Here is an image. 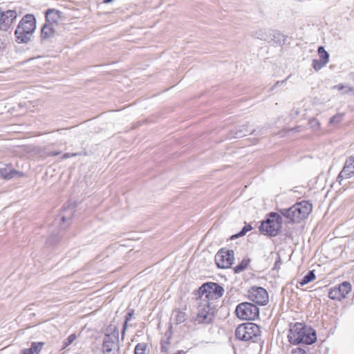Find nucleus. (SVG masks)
Instances as JSON below:
<instances>
[{
  "instance_id": "12",
  "label": "nucleus",
  "mask_w": 354,
  "mask_h": 354,
  "mask_svg": "<svg viewBox=\"0 0 354 354\" xmlns=\"http://www.w3.org/2000/svg\"><path fill=\"white\" fill-rule=\"evenodd\" d=\"M73 214V207H63L62 212L55 218V225L59 224L61 229H66L71 223Z\"/></svg>"
},
{
  "instance_id": "22",
  "label": "nucleus",
  "mask_w": 354,
  "mask_h": 354,
  "mask_svg": "<svg viewBox=\"0 0 354 354\" xmlns=\"http://www.w3.org/2000/svg\"><path fill=\"white\" fill-rule=\"evenodd\" d=\"M102 351L104 354H109L111 352V337L109 334L105 335L103 340Z\"/></svg>"
},
{
  "instance_id": "25",
  "label": "nucleus",
  "mask_w": 354,
  "mask_h": 354,
  "mask_svg": "<svg viewBox=\"0 0 354 354\" xmlns=\"http://www.w3.org/2000/svg\"><path fill=\"white\" fill-rule=\"evenodd\" d=\"M318 55L320 57V60H323L324 62H328L329 54L326 52L323 46H319L318 48Z\"/></svg>"
},
{
  "instance_id": "13",
  "label": "nucleus",
  "mask_w": 354,
  "mask_h": 354,
  "mask_svg": "<svg viewBox=\"0 0 354 354\" xmlns=\"http://www.w3.org/2000/svg\"><path fill=\"white\" fill-rule=\"evenodd\" d=\"M354 174V157H349L345 162L342 170L337 176V180L342 183L344 179L351 178Z\"/></svg>"
},
{
  "instance_id": "30",
  "label": "nucleus",
  "mask_w": 354,
  "mask_h": 354,
  "mask_svg": "<svg viewBox=\"0 0 354 354\" xmlns=\"http://www.w3.org/2000/svg\"><path fill=\"white\" fill-rule=\"evenodd\" d=\"M309 124L310 125V127L313 128L315 131H317L319 129V122L315 118L310 120Z\"/></svg>"
},
{
  "instance_id": "14",
  "label": "nucleus",
  "mask_w": 354,
  "mask_h": 354,
  "mask_svg": "<svg viewBox=\"0 0 354 354\" xmlns=\"http://www.w3.org/2000/svg\"><path fill=\"white\" fill-rule=\"evenodd\" d=\"M293 206V210H295L297 212V216L299 221L306 218L313 209L312 205L305 201L297 203Z\"/></svg>"
},
{
  "instance_id": "23",
  "label": "nucleus",
  "mask_w": 354,
  "mask_h": 354,
  "mask_svg": "<svg viewBox=\"0 0 354 354\" xmlns=\"http://www.w3.org/2000/svg\"><path fill=\"white\" fill-rule=\"evenodd\" d=\"M315 279V274L314 273V271H310L308 272L307 274H306L303 279L299 281V284L301 286H304L310 281H313Z\"/></svg>"
},
{
  "instance_id": "2",
  "label": "nucleus",
  "mask_w": 354,
  "mask_h": 354,
  "mask_svg": "<svg viewBox=\"0 0 354 354\" xmlns=\"http://www.w3.org/2000/svg\"><path fill=\"white\" fill-rule=\"evenodd\" d=\"M35 29L36 19L34 15L27 14L24 16L15 31L16 42L18 44L29 42Z\"/></svg>"
},
{
  "instance_id": "32",
  "label": "nucleus",
  "mask_w": 354,
  "mask_h": 354,
  "mask_svg": "<svg viewBox=\"0 0 354 354\" xmlns=\"http://www.w3.org/2000/svg\"><path fill=\"white\" fill-rule=\"evenodd\" d=\"M251 230H252V227H251L250 225H245L242 229L241 232H240V234L241 235H244V234H245L246 232L250 231Z\"/></svg>"
},
{
  "instance_id": "28",
  "label": "nucleus",
  "mask_w": 354,
  "mask_h": 354,
  "mask_svg": "<svg viewBox=\"0 0 354 354\" xmlns=\"http://www.w3.org/2000/svg\"><path fill=\"white\" fill-rule=\"evenodd\" d=\"M249 264V260H243L242 262L235 268V272H239L245 269Z\"/></svg>"
},
{
  "instance_id": "17",
  "label": "nucleus",
  "mask_w": 354,
  "mask_h": 354,
  "mask_svg": "<svg viewBox=\"0 0 354 354\" xmlns=\"http://www.w3.org/2000/svg\"><path fill=\"white\" fill-rule=\"evenodd\" d=\"M44 344L43 342H32L30 348L21 350L19 354H39Z\"/></svg>"
},
{
  "instance_id": "33",
  "label": "nucleus",
  "mask_w": 354,
  "mask_h": 354,
  "mask_svg": "<svg viewBox=\"0 0 354 354\" xmlns=\"http://www.w3.org/2000/svg\"><path fill=\"white\" fill-rule=\"evenodd\" d=\"M292 354H306V352L301 348H297L292 351Z\"/></svg>"
},
{
  "instance_id": "15",
  "label": "nucleus",
  "mask_w": 354,
  "mask_h": 354,
  "mask_svg": "<svg viewBox=\"0 0 354 354\" xmlns=\"http://www.w3.org/2000/svg\"><path fill=\"white\" fill-rule=\"evenodd\" d=\"M64 21L62 12L56 9H48L46 11V22L58 28Z\"/></svg>"
},
{
  "instance_id": "7",
  "label": "nucleus",
  "mask_w": 354,
  "mask_h": 354,
  "mask_svg": "<svg viewBox=\"0 0 354 354\" xmlns=\"http://www.w3.org/2000/svg\"><path fill=\"white\" fill-rule=\"evenodd\" d=\"M259 308L251 303L244 302L239 304L236 313L239 318L246 320H254L259 316Z\"/></svg>"
},
{
  "instance_id": "24",
  "label": "nucleus",
  "mask_w": 354,
  "mask_h": 354,
  "mask_svg": "<svg viewBox=\"0 0 354 354\" xmlns=\"http://www.w3.org/2000/svg\"><path fill=\"white\" fill-rule=\"evenodd\" d=\"M59 234V232H53L47 239L46 244L48 245L49 246H51L57 243L61 238Z\"/></svg>"
},
{
  "instance_id": "42",
  "label": "nucleus",
  "mask_w": 354,
  "mask_h": 354,
  "mask_svg": "<svg viewBox=\"0 0 354 354\" xmlns=\"http://www.w3.org/2000/svg\"><path fill=\"white\" fill-rule=\"evenodd\" d=\"M131 315H132V314L130 313H127V316H129V317H131Z\"/></svg>"
},
{
  "instance_id": "11",
  "label": "nucleus",
  "mask_w": 354,
  "mask_h": 354,
  "mask_svg": "<svg viewBox=\"0 0 354 354\" xmlns=\"http://www.w3.org/2000/svg\"><path fill=\"white\" fill-rule=\"evenodd\" d=\"M17 17L16 10H8L3 12L0 8V30L8 31L10 29L12 24L17 19Z\"/></svg>"
},
{
  "instance_id": "27",
  "label": "nucleus",
  "mask_w": 354,
  "mask_h": 354,
  "mask_svg": "<svg viewBox=\"0 0 354 354\" xmlns=\"http://www.w3.org/2000/svg\"><path fill=\"white\" fill-rule=\"evenodd\" d=\"M326 64V62H324L323 60L313 59V67L316 71H319Z\"/></svg>"
},
{
  "instance_id": "35",
  "label": "nucleus",
  "mask_w": 354,
  "mask_h": 354,
  "mask_svg": "<svg viewBox=\"0 0 354 354\" xmlns=\"http://www.w3.org/2000/svg\"><path fill=\"white\" fill-rule=\"evenodd\" d=\"M59 154H60V151H50L48 153V155L49 156H57Z\"/></svg>"
},
{
  "instance_id": "37",
  "label": "nucleus",
  "mask_w": 354,
  "mask_h": 354,
  "mask_svg": "<svg viewBox=\"0 0 354 354\" xmlns=\"http://www.w3.org/2000/svg\"><path fill=\"white\" fill-rule=\"evenodd\" d=\"M334 88H336L340 91V90L343 89L344 88V86L342 84H339V85L334 86Z\"/></svg>"
},
{
  "instance_id": "38",
  "label": "nucleus",
  "mask_w": 354,
  "mask_h": 354,
  "mask_svg": "<svg viewBox=\"0 0 354 354\" xmlns=\"http://www.w3.org/2000/svg\"><path fill=\"white\" fill-rule=\"evenodd\" d=\"M338 118V116H333V118H331L330 119V122H334L335 121V120Z\"/></svg>"
},
{
  "instance_id": "6",
  "label": "nucleus",
  "mask_w": 354,
  "mask_h": 354,
  "mask_svg": "<svg viewBox=\"0 0 354 354\" xmlns=\"http://www.w3.org/2000/svg\"><path fill=\"white\" fill-rule=\"evenodd\" d=\"M200 298L202 301H209L217 299L221 297L224 292L222 286L216 283L209 282L203 284L200 288Z\"/></svg>"
},
{
  "instance_id": "26",
  "label": "nucleus",
  "mask_w": 354,
  "mask_h": 354,
  "mask_svg": "<svg viewBox=\"0 0 354 354\" xmlns=\"http://www.w3.org/2000/svg\"><path fill=\"white\" fill-rule=\"evenodd\" d=\"M135 354H148L147 351V345L145 343H139L136 345L135 350Z\"/></svg>"
},
{
  "instance_id": "41",
  "label": "nucleus",
  "mask_w": 354,
  "mask_h": 354,
  "mask_svg": "<svg viewBox=\"0 0 354 354\" xmlns=\"http://www.w3.org/2000/svg\"><path fill=\"white\" fill-rule=\"evenodd\" d=\"M161 349H162V351H166V348L164 346H162Z\"/></svg>"
},
{
  "instance_id": "31",
  "label": "nucleus",
  "mask_w": 354,
  "mask_h": 354,
  "mask_svg": "<svg viewBox=\"0 0 354 354\" xmlns=\"http://www.w3.org/2000/svg\"><path fill=\"white\" fill-rule=\"evenodd\" d=\"M256 36L257 38L261 40H266L268 37L267 33L265 30H259L256 32Z\"/></svg>"
},
{
  "instance_id": "40",
  "label": "nucleus",
  "mask_w": 354,
  "mask_h": 354,
  "mask_svg": "<svg viewBox=\"0 0 354 354\" xmlns=\"http://www.w3.org/2000/svg\"><path fill=\"white\" fill-rule=\"evenodd\" d=\"M104 2L106 3H111V0H104Z\"/></svg>"
},
{
  "instance_id": "5",
  "label": "nucleus",
  "mask_w": 354,
  "mask_h": 354,
  "mask_svg": "<svg viewBox=\"0 0 354 354\" xmlns=\"http://www.w3.org/2000/svg\"><path fill=\"white\" fill-rule=\"evenodd\" d=\"M214 317V306L209 301L198 298V313L196 321L200 324H209Z\"/></svg>"
},
{
  "instance_id": "20",
  "label": "nucleus",
  "mask_w": 354,
  "mask_h": 354,
  "mask_svg": "<svg viewBox=\"0 0 354 354\" xmlns=\"http://www.w3.org/2000/svg\"><path fill=\"white\" fill-rule=\"evenodd\" d=\"M254 129L248 126H241L238 129L234 131V138H241L248 134H251Z\"/></svg>"
},
{
  "instance_id": "16",
  "label": "nucleus",
  "mask_w": 354,
  "mask_h": 354,
  "mask_svg": "<svg viewBox=\"0 0 354 354\" xmlns=\"http://www.w3.org/2000/svg\"><path fill=\"white\" fill-rule=\"evenodd\" d=\"M24 176V173L8 166L0 168V177L5 180Z\"/></svg>"
},
{
  "instance_id": "19",
  "label": "nucleus",
  "mask_w": 354,
  "mask_h": 354,
  "mask_svg": "<svg viewBox=\"0 0 354 354\" xmlns=\"http://www.w3.org/2000/svg\"><path fill=\"white\" fill-rule=\"evenodd\" d=\"M293 209H294V206L292 205V207H290L289 208L281 209L279 210V212H280L281 215L287 218L290 221L299 222V218L297 216V212Z\"/></svg>"
},
{
  "instance_id": "39",
  "label": "nucleus",
  "mask_w": 354,
  "mask_h": 354,
  "mask_svg": "<svg viewBox=\"0 0 354 354\" xmlns=\"http://www.w3.org/2000/svg\"><path fill=\"white\" fill-rule=\"evenodd\" d=\"M283 82H284V81H282V82H279V81H278V82H276L275 85H276V86H278V85H279V84H282Z\"/></svg>"
},
{
  "instance_id": "21",
  "label": "nucleus",
  "mask_w": 354,
  "mask_h": 354,
  "mask_svg": "<svg viewBox=\"0 0 354 354\" xmlns=\"http://www.w3.org/2000/svg\"><path fill=\"white\" fill-rule=\"evenodd\" d=\"M174 320L176 324L183 323L187 319L186 313L178 310H176L173 313Z\"/></svg>"
},
{
  "instance_id": "4",
  "label": "nucleus",
  "mask_w": 354,
  "mask_h": 354,
  "mask_svg": "<svg viewBox=\"0 0 354 354\" xmlns=\"http://www.w3.org/2000/svg\"><path fill=\"white\" fill-rule=\"evenodd\" d=\"M281 216L272 212L270 213L269 218L261 223L259 230L264 234L275 236L281 228Z\"/></svg>"
},
{
  "instance_id": "1",
  "label": "nucleus",
  "mask_w": 354,
  "mask_h": 354,
  "mask_svg": "<svg viewBox=\"0 0 354 354\" xmlns=\"http://www.w3.org/2000/svg\"><path fill=\"white\" fill-rule=\"evenodd\" d=\"M292 344H312L317 340L316 332L310 326L297 322L290 326L288 335Z\"/></svg>"
},
{
  "instance_id": "8",
  "label": "nucleus",
  "mask_w": 354,
  "mask_h": 354,
  "mask_svg": "<svg viewBox=\"0 0 354 354\" xmlns=\"http://www.w3.org/2000/svg\"><path fill=\"white\" fill-rule=\"evenodd\" d=\"M351 291V284L349 282L344 281L338 286L331 288L328 292V297L333 300L341 301L346 298Z\"/></svg>"
},
{
  "instance_id": "10",
  "label": "nucleus",
  "mask_w": 354,
  "mask_h": 354,
  "mask_svg": "<svg viewBox=\"0 0 354 354\" xmlns=\"http://www.w3.org/2000/svg\"><path fill=\"white\" fill-rule=\"evenodd\" d=\"M248 298L259 305H266L268 301L267 291L261 287H252L248 291Z\"/></svg>"
},
{
  "instance_id": "9",
  "label": "nucleus",
  "mask_w": 354,
  "mask_h": 354,
  "mask_svg": "<svg viewBox=\"0 0 354 354\" xmlns=\"http://www.w3.org/2000/svg\"><path fill=\"white\" fill-rule=\"evenodd\" d=\"M215 261L218 268H230L234 261L233 250H219L215 256Z\"/></svg>"
},
{
  "instance_id": "36",
  "label": "nucleus",
  "mask_w": 354,
  "mask_h": 354,
  "mask_svg": "<svg viewBox=\"0 0 354 354\" xmlns=\"http://www.w3.org/2000/svg\"><path fill=\"white\" fill-rule=\"evenodd\" d=\"M113 348H114V349H115V348H116V349H117V352H118V354H120V353H119V349H120V348H119L118 342L113 343V342H112V349H113Z\"/></svg>"
},
{
  "instance_id": "34",
  "label": "nucleus",
  "mask_w": 354,
  "mask_h": 354,
  "mask_svg": "<svg viewBox=\"0 0 354 354\" xmlns=\"http://www.w3.org/2000/svg\"><path fill=\"white\" fill-rule=\"evenodd\" d=\"M76 156L77 153H66L62 156V159L64 160Z\"/></svg>"
},
{
  "instance_id": "18",
  "label": "nucleus",
  "mask_w": 354,
  "mask_h": 354,
  "mask_svg": "<svg viewBox=\"0 0 354 354\" xmlns=\"http://www.w3.org/2000/svg\"><path fill=\"white\" fill-rule=\"evenodd\" d=\"M57 27L46 22L41 29V37L42 39H50L55 35Z\"/></svg>"
},
{
  "instance_id": "29",
  "label": "nucleus",
  "mask_w": 354,
  "mask_h": 354,
  "mask_svg": "<svg viewBox=\"0 0 354 354\" xmlns=\"http://www.w3.org/2000/svg\"><path fill=\"white\" fill-rule=\"evenodd\" d=\"M76 339L75 334L70 335L68 338L64 342V348L71 344Z\"/></svg>"
},
{
  "instance_id": "3",
  "label": "nucleus",
  "mask_w": 354,
  "mask_h": 354,
  "mask_svg": "<svg viewBox=\"0 0 354 354\" xmlns=\"http://www.w3.org/2000/svg\"><path fill=\"white\" fill-rule=\"evenodd\" d=\"M261 330L258 325L248 322L240 324L235 330L236 337L242 341H256L260 336Z\"/></svg>"
}]
</instances>
